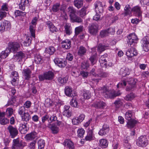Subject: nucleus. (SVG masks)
Wrapping results in <instances>:
<instances>
[{
  "mask_svg": "<svg viewBox=\"0 0 149 149\" xmlns=\"http://www.w3.org/2000/svg\"><path fill=\"white\" fill-rule=\"evenodd\" d=\"M64 92L65 95L68 97H72L75 96V95H73L72 88L71 87L69 86H66L65 87L64 89Z\"/></svg>",
  "mask_w": 149,
  "mask_h": 149,
  "instance_id": "nucleus-22",
  "label": "nucleus"
},
{
  "mask_svg": "<svg viewBox=\"0 0 149 149\" xmlns=\"http://www.w3.org/2000/svg\"><path fill=\"white\" fill-rule=\"evenodd\" d=\"M60 4L58 3L54 4L52 8V10L53 12H57L60 9L61 10L64 12V8H63V5H62L61 7H60Z\"/></svg>",
  "mask_w": 149,
  "mask_h": 149,
  "instance_id": "nucleus-24",
  "label": "nucleus"
},
{
  "mask_svg": "<svg viewBox=\"0 0 149 149\" xmlns=\"http://www.w3.org/2000/svg\"><path fill=\"white\" fill-rule=\"evenodd\" d=\"M148 140L145 136H141L137 140L136 144L139 147H145L148 144Z\"/></svg>",
  "mask_w": 149,
  "mask_h": 149,
  "instance_id": "nucleus-6",
  "label": "nucleus"
},
{
  "mask_svg": "<svg viewBox=\"0 0 149 149\" xmlns=\"http://www.w3.org/2000/svg\"><path fill=\"white\" fill-rule=\"evenodd\" d=\"M19 7L20 9L24 10L26 7L29 5V0H19Z\"/></svg>",
  "mask_w": 149,
  "mask_h": 149,
  "instance_id": "nucleus-13",
  "label": "nucleus"
},
{
  "mask_svg": "<svg viewBox=\"0 0 149 149\" xmlns=\"http://www.w3.org/2000/svg\"><path fill=\"white\" fill-rule=\"evenodd\" d=\"M132 116V112L129 111H127L125 114V118L127 120L132 119L131 117Z\"/></svg>",
  "mask_w": 149,
  "mask_h": 149,
  "instance_id": "nucleus-60",
  "label": "nucleus"
},
{
  "mask_svg": "<svg viewBox=\"0 0 149 149\" xmlns=\"http://www.w3.org/2000/svg\"><path fill=\"white\" fill-rule=\"evenodd\" d=\"M35 134L32 133L27 134L25 137V138L27 140H32L35 137Z\"/></svg>",
  "mask_w": 149,
  "mask_h": 149,
  "instance_id": "nucleus-47",
  "label": "nucleus"
},
{
  "mask_svg": "<svg viewBox=\"0 0 149 149\" xmlns=\"http://www.w3.org/2000/svg\"><path fill=\"white\" fill-rule=\"evenodd\" d=\"M54 77V73L51 71H49L44 73L43 74L39 76V78L40 81H43L45 79L51 80Z\"/></svg>",
  "mask_w": 149,
  "mask_h": 149,
  "instance_id": "nucleus-3",
  "label": "nucleus"
},
{
  "mask_svg": "<svg viewBox=\"0 0 149 149\" xmlns=\"http://www.w3.org/2000/svg\"><path fill=\"white\" fill-rule=\"evenodd\" d=\"M94 135L93 134V132L92 130H89L87 132V136L85 138V139L86 141H91L93 139Z\"/></svg>",
  "mask_w": 149,
  "mask_h": 149,
  "instance_id": "nucleus-31",
  "label": "nucleus"
},
{
  "mask_svg": "<svg viewBox=\"0 0 149 149\" xmlns=\"http://www.w3.org/2000/svg\"><path fill=\"white\" fill-rule=\"evenodd\" d=\"M83 29V27L82 26H80L76 27L75 29V34L76 35L79 34L80 32L82 31Z\"/></svg>",
  "mask_w": 149,
  "mask_h": 149,
  "instance_id": "nucleus-63",
  "label": "nucleus"
},
{
  "mask_svg": "<svg viewBox=\"0 0 149 149\" xmlns=\"http://www.w3.org/2000/svg\"><path fill=\"white\" fill-rule=\"evenodd\" d=\"M9 122V120L6 118L3 117L0 118V123L2 125H5L8 123Z\"/></svg>",
  "mask_w": 149,
  "mask_h": 149,
  "instance_id": "nucleus-61",
  "label": "nucleus"
},
{
  "mask_svg": "<svg viewBox=\"0 0 149 149\" xmlns=\"http://www.w3.org/2000/svg\"><path fill=\"white\" fill-rule=\"evenodd\" d=\"M70 105L75 107H77L79 106L78 103L76 99L73 98L70 102Z\"/></svg>",
  "mask_w": 149,
  "mask_h": 149,
  "instance_id": "nucleus-57",
  "label": "nucleus"
},
{
  "mask_svg": "<svg viewBox=\"0 0 149 149\" xmlns=\"http://www.w3.org/2000/svg\"><path fill=\"white\" fill-rule=\"evenodd\" d=\"M127 82L130 86H132V88H134L135 87L136 82L135 81V79L132 78H130V80L127 81Z\"/></svg>",
  "mask_w": 149,
  "mask_h": 149,
  "instance_id": "nucleus-55",
  "label": "nucleus"
},
{
  "mask_svg": "<svg viewBox=\"0 0 149 149\" xmlns=\"http://www.w3.org/2000/svg\"><path fill=\"white\" fill-rule=\"evenodd\" d=\"M25 56V53H23L22 52H19L16 54L15 56V58L16 59L19 60V61H20Z\"/></svg>",
  "mask_w": 149,
  "mask_h": 149,
  "instance_id": "nucleus-35",
  "label": "nucleus"
},
{
  "mask_svg": "<svg viewBox=\"0 0 149 149\" xmlns=\"http://www.w3.org/2000/svg\"><path fill=\"white\" fill-rule=\"evenodd\" d=\"M128 49L126 53V55L128 58H132L134 56H136L137 54L136 49L133 47Z\"/></svg>",
  "mask_w": 149,
  "mask_h": 149,
  "instance_id": "nucleus-12",
  "label": "nucleus"
},
{
  "mask_svg": "<svg viewBox=\"0 0 149 149\" xmlns=\"http://www.w3.org/2000/svg\"><path fill=\"white\" fill-rule=\"evenodd\" d=\"M107 54H105L101 56L99 60L101 66L102 67H106L107 66Z\"/></svg>",
  "mask_w": 149,
  "mask_h": 149,
  "instance_id": "nucleus-18",
  "label": "nucleus"
},
{
  "mask_svg": "<svg viewBox=\"0 0 149 149\" xmlns=\"http://www.w3.org/2000/svg\"><path fill=\"white\" fill-rule=\"evenodd\" d=\"M61 44L62 48L66 49H69L71 47V41L68 39H66L63 41Z\"/></svg>",
  "mask_w": 149,
  "mask_h": 149,
  "instance_id": "nucleus-21",
  "label": "nucleus"
},
{
  "mask_svg": "<svg viewBox=\"0 0 149 149\" xmlns=\"http://www.w3.org/2000/svg\"><path fill=\"white\" fill-rule=\"evenodd\" d=\"M134 95L133 93H130L126 95L125 99L127 101H131L134 98Z\"/></svg>",
  "mask_w": 149,
  "mask_h": 149,
  "instance_id": "nucleus-50",
  "label": "nucleus"
},
{
  "mask_svg": "<svg viewBox=\"0 0 149 149\" xmlns=\"http://www.w3.org/2000/svg\"><path fill=\"white\" fill-rule=\"evenodd\" d=\"M55 63L59 67L64 68L67 64V62L62 58L56 57L54 60Z\"/></svg>",
  "mask_w": 149,
  "mask_h": 149,
  "instance_id": "nucleus-11",
  "label": "nucleus"
},
{
  "mask_svg": "<svg viewBox=\"0 0 149 149\" xmlns=\"http://www.w3.org/2000/svg\"><path fill=\"white\" fill-rule=\"evenodd\" d=\"M32 40V38L31 37L28 36L26 38V40L23 42V44L25 46H29L30 45Z\"/></svg>",
  "mask_w": 149,
  "mask_h": 149,
  "instance_id": "nucleus-44",
  "label": "nucleus"
},
{
  "mask_svg": "<svg viewBox=\"0 0 149 149\" xmlns=\"http://www.w3.org/2000/svg\"><path fill=\"white\" fill-rule=\"evenodd\" d=\"M83 4V0H74V5L78 9L82 7Z\"/></svg>",
  "mask_w": 149,
  "mask_h": 149,
  "instance_id": "nucleus-34",
  "label": "nucleus"
},
{
  "mask_svg": "<svg viewBox=\"0 0 149 149\" xmlns=\"http://www.w3.org/2000/svg\"><path fill=\"white\" fill-rule=\"evenodd\" d=\"M92 65H93L96 63V53H95L94 54L91 56L89 59Z\"/></svg>",
  "mask_w": 149,
  "mask_h": 149,
  "instance_id": "nucleus-46",
  "label": "nucleus"
},
{
  "mask_svg": "<svg viewBox=\"0 0 149 149\" xmlns=\"http://www.w3.org/2000/svg\"><path fill=\"white\" fill-rule=\"evenodd\" d=\"M136 122V120L132 119L128 120L127 124V127L129 128H132L135 126Z\"/></svg>",
  "mask_w": 149,
  "mask_h": 149,
  "instance_id": "nucleus-38",
  "label": "nucleus"
},
{
  "mask_svg": "<svg viewBox=\"0 0 149 149\" xmlns=\"http://www.w3.org/2000/svg\"><path fill=\"white\" fill-rule=\"evenodd\" d=\"M16 96H12L11 98L8 100V103L6 105L7 106L9 105L14 106V104L16 101Z\"/></svg>",
  "mask_w": 149,
  "mask_h": 149,
  "instance_id": "nucleus-40",
  "label": "nucleus"
},
{
  "mask_svg": "<svg viewBox=\"0 0 149 149\" xmlns=\"http://www.w3.org/2000/svg\"><path fill=\"white\" fill-rule=\"evenodd\" d=\"M26 14V13L25 12H23L19 10H16L15 12V15L16 17L18 16H24Z\"/></svg>",
  "mask_w": 149,
  "mask_h": 149,
  "instance_id": "nucleus-59",
  "label": "nucleus"
},
{
  "mask_svg": "<svg viewBox=\"0 0 149 149\" xmlns=\"http://www.w3.org/2000/svg\"><path fill=\"white\" fill-rule=\"evenodd\" d=\"M122 101V100L119 99H118L115 101L114 104L116 107L119 108L123 105V102Z\"/></svg>",
  "mask_w": 149,
  "mask_h": 149,
  "instance_id": "nucleus-53",
  "label": "nucleus"
},
{
  "mask_svg": "<svg viewBox=\"0 0 149 149\" xmlns=\"http://www.w3.org/2000/svg\"><path fill=\"white\" fill-rule=\"evenodd\" d=\"M6 114L8 117H10L13 113V109L12 108H8L6 110Z\"/></svg>",
  "mask_w": 149,
  "mask_h": 149,
  "instance_id": "nucleus-62",
  "label": "nucleus"
},
{
  "mask_svg": "<svg viewBox=\"0 0 149 149\" xmlns=\"http://www.w3.org/2000/svg\"><path fill=\"white\" fill-rule=\"evenodd\" d=\"M29 31L32 37H35V26L30 25L29 26Z\"/></svg>",
  "mask_w": 149,
  "mask_h": 149,
  "instance_id": "nucleus-45",
  "label": "nucleus"
},
{
  "mask_svg": "<svg viewBox=\"0 0 149 149\" xmlns=\"http://www.w3.org/2000/svg\"><path fill=\"white\" fill-rule=\"evenodd\" d=\"M111 30H112V33H114V31L113 29L110 28L107 30H104L101 31L100 33V36L102 38H103L108 36L109 33H111Z\"/></svg>",
  "mask_w": 149,
  "mask_h": 149,
  "instance_id": "nucleus-19",
  "label": "nucleus"
},
{
  "mask_svg": "<svg viewBox=\"0 0 149 149\" xmlns=\"http://www.w3.org/2000/svg\"><path fill=\"white\" fill-rule=\"evenodd\" d=\"M83 95L84 98L87 99H89L91 97V93L88 91H84Z\"/></svg>",
  "mask_w": 149,
  "mask_h": 149,
  "instance_id": "nucleus-54",
  "label": "nucleus"
},
{
  "mask_svg": "<svg viewBox=\"0 0 149 149\" xmlns=\"http://www.w3.org/2000/svg\"><path fill=\"white\" fill-rule=\"evenodd\" d=\"M101 90L103 95L106 98L113 99L120 95L119 92H116L113 90L109 89L108 86H104L101 88Z\"/></svg>",
  "mask_w": 149,
  "mask_h": 149,
  "instance_id": "nucleus-1",
  "label": "nucleus"
},
{
  "mask_svg": "<svg viewBox=\"0 0 149 149\" xmlns=\"http://www.w3.org/2000/svg\"><path fill=\"white\" fill-rule=\"evenodd\" d=\"M130 8L131 7L129 5H127L125 6L124 8V14L125 16L131 14Z\"/></svg>",
  "mask_w": 149,
  "mask_h": 149,
  "instance_id": "nucleus-48",
  "label": "nucleus"
},
{
  "mask_svg": "<svg viewBox=\"0 0 149 149\" xmlns=\"http://www.w3.org/2000/svg\"><path fill=\"white\" fill-rule=\"evenodd\" d=\"M65 31L66 33L70 35L71 33L72 27L70 23H67L64 26Z\"/></svg>",
  "mask_w": 149,
  "mask_h": 149,
  "instance_id": "nucleus-32",
  "label": "nucleus"
},
{
  "mask_svg": "<svg viewBox=\"0 0 149 149\" xmlns=\"http://www.w3.org/2000/svg\"><path fill=\"white\" fill-rule=\"evenodd\" d=\"M10 53V51L9 49H6L5 50L2 51L1 53H0V59H4L7 57Z\"/></svg>",
  "mask_w": 149,
  "mask_h": 149,
  "instance_id": "nucleus-30",
  "label": "nucleus"
},
{
  "mask_svg": "<svg viewBox=\"0 0 149 149\" xmlns=\"http://www.w3.org/2000/svg\"><path fill=\"white\" fill-rule=\"evenodd\" d=\"M89 66V64L87 61H85L81 63V67L83 69H87Z\"/></svg>",
  "mask_w": 149,
  "mask_h": 149,
  "instance_id": "nucleus-51",
  "label": "nucleus"
},
{
  "mask_svg": "<svg viewBox=\"0 0 149 149\" xmlns=\"http://www.w3.org/2000/svg\"><path fill=\"white\" fill-rule=\"evenodd\" d=\"M85 131L83 128L79 129L77 130V136L80 138L83 137Z\"/></svg>",
  "mask_w": 149,
  "mask_h": 149,
  "instance_id": "nucleus-56",
  "label": "nucleus"
},
{
  "mask_svg": "<svg viewBox=\"0 0 149 149\" xmlns=\"http://www.w3.org/2000/svg\"><path fill=\"white\" fill-rule=\"evenodd\" d=\"M22 120L27 122L31 119V116L28 112L24 113L22 116Z\"/></svg>",
  "mask_w": 149,
  "mask_h": 149,
  "instance_id": "nucleus-42",
  "label": "nucleus"
},
{
  "mask_svg": "<svg viewBox=\"0 0 149 149\" xmlns=\"http://www.w3.org/2000/svg\"><path fill=\"white\" fill-rule=\"evenodd\" d=\"M38 145L39 149H42L43 148L45 145L44 141L42 139L39 140L38 142Z\"/></svg>",
  "mask_w": 149,
  "mask_h": 149,
  "instance_id": "nucleus-52",
  "label": "nucleus"
},
{
  "mask_svg": "<svg viewBox=\"0 0 149 149\" xmlns=\"http://www.w3.org/2000/svg\"><path fill=\"white\" fill-rule=\"evenodd\" d=\"M86 8L84 6L79 10V16L81 17H83L86 15Z\"/></svg>",
  "mask_w": 149,
  "mask_h": 149,
  "instance_id": "nucleus-49",
  "label": "nucleus"
},
{
  "mask_svg": "<svg viewBox=\"0 0 149 149\" xmlns=\"http://www.w3.org/2000/svg\"><path fill=\"white\" fill-rule=\"evenodd\" d=\"M141 43L144 51H148L149 50V37L147 36L143 38Z\"/></svg>",
  "mask_w": 149,
  "mask_h": 149,
  "instance_id": "nucleus-10",
  "label": "nucleus"
},
{
  "mask_svg": "<svg viewBox=\"0 0 149 149\" xmlns=\"http://www.w3.org/2000/svg\"><path fill=\"white\" fill-rule=\"evenodd\" d=\"M108 47V46L107 45L99 44L97 47V50L98 52H101L107 49Z\"/></svg>",
  "mask_w": 149,
  "mask_h": 149,
  "instance_id": "nucleus-43",
  "label": "nucleus"
},
{
  "mask_svg": "<svg viewBox=\"0 0 149 149\" xmlns=\"http://www.w3.org/2000/svg\"><path fill=\"white\" fill-rule=\"evenodd\" d=\"M86 52V49L85 47L80 46L78 51L77 54L79 56H82L85 54Z\"/></svg>",
  "mask_w": 149,
  "mask_h": 149,
  "instance_id": "nucleus-37",
  "label": "nucleus"
},
{
  "mask_svg": "<svg viewBox=\"0 0 149 149\" xmlns=\"http://www.w3.org/2000/svg\"><path fill=\"white\" fill-rule=\"evenodd\" d=\"M10 27V22L4 20L1 23L0 30L3 32L4 31L9 30Z\"/></svg>",
  "mask_w": 149,
  "mask_h": 149,
  "instance_id": "nucleus-9",
  "label": "nucleus"
},
{
  "mask_svg": "<svg viewBox=\"0 0 149 149\" xmlns=\"http://www.w3.org/2000/svg\"><path fill=\"white\" fill-rule=\"evenodd\" d=\"M109 130V127L108 125L104 124L103 125L102 128L98 132L99 135L102 136L107 134Z\"/></svg>",
  "mask_w": 149,
  "mask_h": 149,
  "instance_id": "nucleus-17",
  "label": "nucleus"
},
{
  "mask_svg": "<svg viewBox=\"0 0 149 149\" xmlns=\"http://www.w3.org/2000/svg\"><path fill=\"white\" fill-rule=\"evenodd\" d=\"M46 25L48 27L49 30L52 33L56 32L57 29L50 21H48L46 22Z\"/></svg>",
  "mask_w": 149,
  "mask_h": 149,
  "instance_id": "nucleus-23",
  "label": "nucleus"
},
{
  "mask_svg": "<svg viewBox=\"0 0 149 149\" xmlns=\"http://www.w3.org/2000/svg\"><path fill=\"white\" fill-rule=\"evenodd\" d=\"M26 124L27 123L22 124L21 126L19 127L20 132L22 134H24L27 133V129Z\"/></svg>",
  "mask_w": 149,
  "mask_h": 149,
  "instance_id": "nucleus-36",
  "label": "nucleus"
},
{
  "mask_svg": "<svg viewBox=\"0 0 149 149\" xmlns=\"http://www.w3.org/2000/svg\"><path fill=\"white\" fill-rule=\"evenodd\" d=\"M70 19L71 22L72 23H81L83 22V20L81 18L76 15L70 18Z\"/></svg>",
  "mask_w": 149,
  "mask_h": 149,
  "instance_id": "nucleus-26",
  "label": "nucleus"
},
{
  "mask_svg": "<svg viewBox=\"0 0 149 149\" xmlns=\"http://www.w3.org/2000/svg\"><path fill=\"white\" fill-rule=\"evenodd\" d=\"M34 60L37 64L41 63L43 62L42 56L39 53H36L34 55Z\"/></svg>",
  "mask_w": 149,
  "mask_h": 149,
  "instance_id": "nucleus-25",
  "label": "nucleus"
},
{
  "mask_svg": "<svg viewBox=\"0 0 149 149\" xmlns=\"http://www.w3.org/2000/svg\"><path fill=\"white\" fill-rule=\"evenodd\" d=\"M23 73L26 79L28 80L31 77V72L29 68L24 69L23 70Z\"/></svg>",
  "mask_w": 149,
  "mask_h": 149,
  "instance_id": "nucleus-27",
  "label": "nucleus"
},
{
  "mask_svg": "<svg viewBox=\"0 0 149 149\" xmlns=\"http://www.w3.org/2000/svg\"><path fill=\"white\" fill-rule=\"evenodd\" d=\"M45 105L47 107H49L52 106V102L50 99L47 98L45 100Z\"/></svg>",
  "mask_w": 149,
  "mask_h": 149,
  "instance_id": "nucleus-58",
  "label": "nucleus"
},
{
  "mask_svg": "<svg viewBox=\"0 0 149 149\" xmlns=\"http://www.w3.org/2000/svg\"><path fill=\"white\" fill-rule=\"evenodd\" d=\"M99 146L103 148H107L108 144V142L105 139H102L99 141Z\"/></svg>",
  "mask_w": 149,
  "mask_h": 149,
  "instance_id": "nucleus-33",
  "label": "nucleus"
},
{
  "mask_svg": "<svg viewBox=\"0 0 149 149\" xmlns=\"http://www.w3.org/2000/svg\"><path fill=\"white\" fill-rule=\"evenodd\" d=\"M3 140L5 146H7L9 145L11 139L10 138H5L3 139Z\"/></svg>",
  "mask_w": 149,
  "mask_h": 149,
  "instance_id": "nucleus-64",
  "label": "nucleus"
},
{
  "mask_svg": "<svg viewBox=\"0 0 149 149\" xmlns=\"http://www.w3.org/2000/svg\"><path fill=\"white\" fill-rule=\"evenodd\" d=\"M131 11L135 15L137 16L138 17L141 16L142 12L140 6H136L133 7L132 8Z\"/></svg>",
  "mask_w": 149,
  "mask_h": 149,
  "instance_id": "nucleus-15",
  "label": "nucleus"
},
{
  "mask_svg": "<svg viewBox=\"0 0 149 149\" xmlns=\"http://www.w3.org/2000/svg\"><path fill=\"white\" fill-rule=\"evenodd\" d=\"M7 130L9 133L10 136L12 138H14L18 134V129L15 126L10 125L7 127Z\"/></svg>",
  "mask_w": 149,
  "mask_h": 149,
  "instance_id": "nucleus-4",
  "label": "nucleus"
},
{
  "mask_svg": "<svg viewBox=\"0 0 149 149\" xmlns=\"http://www.w3.org/2000/svg\"><path fill=\"white\" fill-rule=\"evenodd\" d=\"M63 144L66 145L69 149H73L74 148L73 143L70 140L66 139L63 142Z\"/></svg>",
  "mask_w": 149,
  "mask_h": 149,
  "instance_id": "nucleus-29",
  "label": "nucleus"
},
{
  "mask_svg": "<svg viewBox=\"0 0 149 149\" xmlns=\"http://www.w3.org/2000/svg\"><path fill=\"white\" fill-rule=\"evenodd\" d=\"M26 145V143L22 140L20 141L19 138L13 140L11 149H23Z\"/></svg>",
  "mask_w": 149,
  "mask_h": 149,
  "instance_id": "nucleus-2",
  "label": "nucleus"
},
{
  "mask_svg": "<svg viewBox=\"0 0 149 149\" xmlns=\"http://www.w3.org/2000/svg\"><path fill=\"white\" fill-rule=\"evenodd\" d=\"M89 33L92 35H95L98 30V26L97 24L92 23L88 26Z\"/></svg>",
  "mask_w": 149,
  "mask_h": 149,
  "instance_id": "nucleus-8",
  "label": "nucleus"
},
{
  "mask_svg": "<svg viewBox=\"0 0 149 149\" xmlns=\"http://www.w3.org/2000/svg\"><path fill=\"white\" fill-rule=\"evenodd\" d=\"M105 103L102 101L98 100L94 102L92 106L97 109H103L105 106Z\"/></svg>",
  "mask_w": 149,
  "mask_h": 149,
  "instance_id": "nucleus-16",
  "label": "nucleus"
},
{
  "mask_svg": "<svg viewBox=\"0 0 149 149\" xmlns=\"http://www.w3.org/2000/svg\"><path fill=\"white\" fill-rule=\"evenodd\" d=\"M48 127L51 129L53 134H56L59 131L58 127L55 124L53 123L49 124Z\"/></svg>",
  "mask_w": 149,
  "mask_h": 149,
  "instance_id": "nucleus-20",
  "label": "nucleus"
},
{
  "mask_svg": "<svg viewBox=\"0 0 149 149\" xmlns=\"http://www.w3.org/2000/svg\"><path fill=\"white\" fill-rule=\"evenodd\" d=\"M45 52L48 54L50 55L53 54L55 51L54 47L53 46H50L49 47L46 48L45 49Z\"/></svg>",
  "mask_w": 149,
  "mask_h": 149,
  "instance_id": "nucleus-41",
  "label": "nucleus"
},
{
  "mask_svg": "<svg viewBox=\"0 0 149 149\" xmlns=\"http://www.w3.org/2000/svg\"><path fill=\"white\" fill-rule=\"evenodd\" d=\"M68 10L70 18L76 15V10L73 7H69Z\"/></svg>",
  "mask_w": 149,
  "mask_h": 149,
  "instance_id": "nucleus-39",
  "label": "nucleus"
},
{
  "mask_svg": "<svg viewBox=\"0 0 149 149\" xmlns=\"http://www.w3.org/2000/svg\"><path fill=\"white\" fill-rule=\"evenodd\" d=\"M127 38L128 39V44L129 46L130 45V47H133L137 43L138 39L134 33L130 34Z\"/></svg>",
  "mask_w": 149,
  "mask_h": 149,
  "instance_id": "nucleus-5",
  "label": "nucleus"
},
{
  "mask_svg": "<svg viewBox=\"0 0 149 149\" xmlns=\"http://www.w3.org/2000/svg\"><path fill=\"white\" fill-rule=\"evenodd\" d=\"M95 12H97L100 13H102L103 11V6L102 3L99 1L95 2L94 4Z\"/></svg>",
  "mask_w": 149,
  "mask_h": 149,
  "instance_id": "nucleus-14",
  "label": "nucleus"
},
{
  "mask_svg": "<svg viewBox=\"0 0 149 149\" xmlns=\"http://www.w3.org/2000/svg\"><path fill=\"white\" fill-rule=\"evenodd\" d=\"M119 74L122 77H125L130 74L129 70L128 68L123 67L120 69Z\"/></svg>",
  "mask_w": 149,
  "mask_h": 149,
  "instance_id": "nucleus-28",
  "label": "nucleus"
},
{
  "mask_svg": "<svg viewBox=\"0 0 149 149\" xmlns=\"http://www.w3.org/2000/svg\"><path fill=\"white\" fill-rule=\"evenodd\" d=\"M7 48L10 50V52H13L15 53L20 49V47L19 44L17 42H9Z\"/></svg>",
  "mask_w": 149,
  "mask_h": 149,
  "instance_id": "nucleus-7",
  "label": "nucleus"
}]
</instances>
